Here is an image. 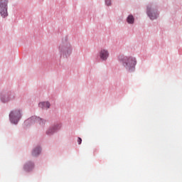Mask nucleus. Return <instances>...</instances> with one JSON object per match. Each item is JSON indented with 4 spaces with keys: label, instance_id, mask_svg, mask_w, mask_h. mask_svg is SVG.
Masks as SVG:
<instances>
[{
    "label": "nucleus",
    "instance_id": "obj_7",
    "mask_svg": "<svg viewBox=\"0 0 182 182\" xmlns=\"http://www.w3.org/2000/svg\"><path fill=\"white\" fill-rule=\"evenodd\" d=\"M100 56L102 60H106L109 58V52H107V50H102L100 53Z\"/></svg>",
    "mask_w": 182,
    "mask_h": 182
},
{
    "label": "nucleus",
    "instance_id": "obj_9",
    "mask_svg": "<svg viewBox=\"0 0 182 182\" xmlns=\"http://www.w3.org/2000/svg\"><path fill=\"white\" fill-rule=\"evenodd\" d=\"M24 168L26 171H30V170L33 168V164L32 162H28L25 165Z\"/></svg>",
    "mask_w": 182,
    "mask_h": 182
},
{
    "label": "nucleus",
    "instance_id": "obj_8",
    "mask_svg": "<svg viewBox=\"0 0 182 182\" xmlns=\"http://www.w3.org/2000/svg\"><path fill=\"white\" fill-rule=\"evenodd\" d=\"M38 106L39 107H41V109H48L50 107V103L48 102H40L38 104Z\"/></svg>",
    "mask_w": 182,
    "mask_h": 182
},
{
    "label": "nucleus",
    "instance_id": "obj_2",
    "mask_svg": "<svg viewBox=\"0 0 182 182\" xmlns=\"http://www.w3.org/2000/svg\"><path fill=\"white\" fill-rule=\"evenodd\" d=\"M21 116L22 114H21V110L16 109L14 111H11L9 114L10 121L11 123H14V124H16Z\"/></svg>",
    "mask_w": 182,
    "mask_h": 182
},
{
    "label": "nucleus",
    "instance_id": "obj_12",
    "mask_svg": "<svg viewBox=\"0 0 182 182\" xmlns=\"http://www.w3.org/2000/svg\"><path fill=\"white\" fill-rule=\"evenodd\" d=\"M1 100L3 102V103H6V102H9L11 99H9L8 97H1Z\"/></svg>",
    "mask_w": 182,
    "mask_h": 182
},
{
    "label": "nucleus",
    "instance_id": "obj_6",
    "mask_svg": "<svg viewBox=\"0 0 182 182\" xmlns=\"http://www.w3.org/2000/svg\"><path fill=\"white\" fill-rule=\"evenodd\" d=\"M59 129H60V125H55L53 127L48 129L46 132V134L50 136V134H53V133H55V132H56L57 130H59Z\"/></svg>",
    "mask_w": 182,
    "mask_h": 182
},
{
    "label": "nucleus",
    "instance_id": "obj_10",
    "mask_svg": "<svg viewBox=\"0 0 182 182\" xmlns=\"http://www.w3.org/2000/svg\"><path fill=\"white\" fill-rule=\"evenodd\" d=\"M33 156L36 157V156H39L41 154V148H36L33 151Z\"/></svg>",
    "mask_w": 182,
    "mask_h": 182
},
{
    "label": "nucleus",
    "instance_id": "obj_1",
    "mask_svg": "<svg viewBox=\"0 0 182 182\" xmlns=\"http://www.w3.org/2000/svg\"><path fill=\"white\" fill-rule=\"evenodd\" d=\"M123 65L127 70L134 72L136 66V59L132 57H124L123 59Z\"/></svg>",
    "mask_w": 182,
    "mask_h": 182
},
{
    "label": "nucleus",
    "instance_id": "obj_5",
    "mask_svg": "<svg viewBox=\"0 0 182 182\" xmlns=\"http://www.w3.org/2000/svg\"><path fill=\"white\" fill-rule=\"evenodd\" d=\"M147 15L152 21L156 19L157 16H159L157 13L151 11V7H147Z\"/></svg>",
    "mask_w": 182,
    "mask_h": 182
},
{
    "label": "nucleus",
    "instance_id": "obj_4",
    "mask_svg": "<svg viewBox=\"0 0 182 182\" xmlns=\"http://www.w3.org/2000/svg\"><path fill=\"white\" fill-rule=\"evenodd\" d=\"M33 123H38L39 124H45V120L38 117H32L31 118L25 121V124H26V126H28V124H33Z\"/></svg>",
    "mask_w": 182,
    "mask_h": 182
},
{
    "label": "nucleus",
    "instance_id": "obj_14",
    "mask_svg": "<svg viewBox=\"0 0 182 182\" xmlns=\"http://www.w3.org/2000/svg\"><path fill=\"white\" fill-rule=\"evenodd\" d=\"M77 143H78V144H82V138L79 137L77 139Z\"/></svg>",
    "mask_w": 182,
    "mask_h": 182
},
{
    "label": "nucleus",
    "instance_id": "obj_13",
    "mask_svg": "<svg viewBox=\"0 0 182 182\" xmlns=\"http://www.w3.org/2000/svg\"><path fill=\"white\" fill-rule=\"evenodd\" d=\"M105 4H106V5H107L109 6L111 4L110 0H105Z\"/></svg>",
    "mask_w": 182,
    "mask_h": 182
},
{
    "label": "nucleus",
    "instance_id": "obj_11",
    "mask_svg": "<svg viewBox=\"0 0 182 182\" xmlns=\"http://www.w3.org/2000/svg\"><path fill=\"white\" fill-rule=\"evenodd\" d=\"M127 21L128 23H133L134 22V17L132 15H129L127 18Z\"/></svg>",
    "mask_w": 182,
    "mask_h": 182
},
{
    "label": "nucleus",
    "instance_id": "obj_3",
    "mask_svg": "<svg viewBox=\"0 0 182 182\" xmlns=\"http://www.w3.org/2000/svg\"><path fill=\"white\" fill-rule=\"evenodd\" d=\"M0 14L2 18L8 16V1L0 0Z\"/></svg>",
    "mask_w": 182,
    "mask_h": 182
}]
</instances>
